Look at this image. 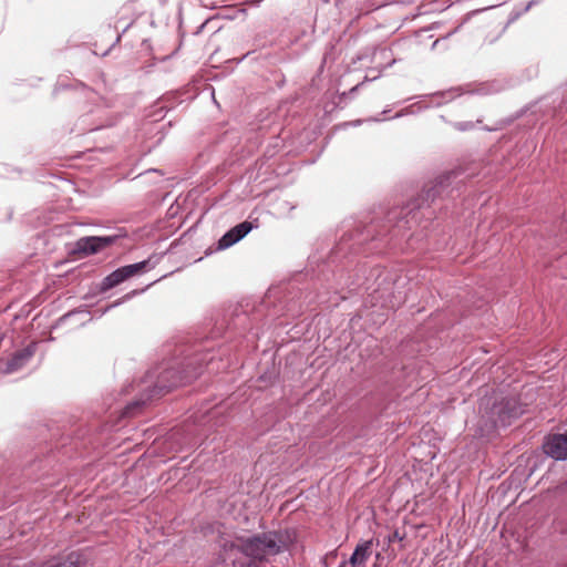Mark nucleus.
<instances>
[{"label":"nucleus","instance_id":"4","mask_svg":"<svg viewBox=\"0 0 567 567\" xmlns=\"http://www.w3.org/2000/svg\"><path fill=\"white\" fill-rule=\"evenodd\" d=\"M117 236H90L82 237L75 243L74 252L82 256H89L102 251L106 247L113 245Z\"/></svg>","mask_w":567,"mask_h":567},{"label":"nucleus","instance_id":"13","mask_svg":"<svg viewBox=\"0 0 567 567\" xmlns=\"http://www.w3.org/2000/svg\"><path fill=\"white\" fill-rule=\"evenodd\" d=\"M497 413L499 414V420L504 423L506 421V413L504 408H501Z\"/></svg>","mask_w":567,"mask_h":567},{"label":"nucleus","instance_id":"3","mask_svg":"<svg viewBox=\"0 0 567 567\" xmlns=\"http://www.w3.org/2000/svg\"><path fill=\"white\" fill-rule=\"evenodd\" d=\"M147 265H148V261L144 260L141 262L126 265L121 268H117L116 270L111 272L109 276H106L102 280L101 288H100L101 291H107V290L118 286L126 279L144 271Z\"/></svg>","mask_w":567,"mask_h":567},{"label":"nucleus","instance_id":"17","mask_svg":"<svg viewBox=\"0 0 567 567\" xmlns=\"http://www.w3.org/2000/svg\"><path fill=\"white\" fill-rule=\"evenodd\" d=\"M346 565V563H343L340 567H343Z\"/></svg>","mask_w":567,"mask_h":567},{"label":"nucleus","instance_id":"15","mask_svg":"<svg viewBox=\"0 0 567 567\" xmlns=\"http://www.w3.org/2000/svg\"><path fill=\"white\" fill-rule=\"evenodd\" d=\"M536 3L535 0H530L526 7L524 8V12H527L534 4Z\"/></svg>","mask_w":567,"mask_h":567},{"label":"nucleus","instance_id":"10","mask_svg":"<svg viewBox=\"0 0 567 567\" xmlns=\"http://www.w3.org/2000/svg\"><path fill=\"white\" fill-rule=\"evenodd\" d=\"M197 375H198V373H192L189 375L178 377L174 381H172V383L169 384V388L183 385V384L189 382L192 379L196 378Z\"/></svg>","mask_w":567,"mask_h":567},{"label":"nucleus","instance_id":"8","mask_svg":"<svg viewBox=\"0 0 567 567\" xmlns=\"http://www.w3.org/2000/svg\"><path fill=\"white\" fill-rule=\"evenodd\" d=\"M373 540H363L359 543L349 559L351 567H364L372 554Z\"/></svg>","mask_w":567,"mask_h":567},{"label":"nucleus","instance_id":"16","mask_svg":"<svg viewBox=\"0 0 567 567\" xmlns=\"http://www.w3.org/2000/svg\"><path fill=\"white\" fill-rule=\"evenodd\" d=\"M175 373H176V372H175L174 370H168V371H166V372L164 373L163 378H164V379H168V377H169V375H173V374L175 375Z\"/></svg>","mask_w":567,"mask_h":567},{"label":"nucleus","instance_id":"12","mask_svg":"<svg viewBox=\"0 0 567 567\" xmlns=\"http://www.w3.org/2000/svg\"><path fill=\"white\" fill-rule=\"evenodd\" d=\"M394 540H402V537L400 536L399 532L395 530L390 537H389V542H394Z\"/></svg>","mask_w":567,"mask_h":567},{"label":"nucleus","instance_id":"7","mask_svg":"<svg viewBox=\"0 0 567 567\" xmlns=\"http://www.w3.org/2000/svg\"><path fill=\"white\" fill-rule=\"evenodd\" d=\"M251 229L252 225L249 221H243L236 225L219 239L218 247L225 249L233 246L243 239Z\"/></svg>","mask_w":567,"mask_h":567},{"label":"nucleus","instance_id":"14","mask_svg":"<svg viewBox=\"0 0 567 567\" xmlns=\"http://www.w3.org/2000/svg\"><path fill=\"white\" fill-rule=\"evenodd\" d=\"M519 413L520 412L516 408L509 409L508 417L517 416Z\"/></svg>","mask_w":567,"mask_h":567},{"label":"nucleus","instance_id":"9","mask_svg":"<svg viewBox=\"0 0 567 567\" xmlns=\"http://www.w3.org/2000/svg\"><path fill=\"white\" fill-rule=\"evenodd\" d=\"M80 566V554L71 553L64 558L51 561L44 567H79Z\"/></svg>","mask_w":567,"mask_h":567},{"label":"nucleus","instance_id":"1","mask_svg":"<svg viewBox=\"0 0 567 567\" xmlns=\"http://www.w3.org/2000/svg\"><path fill=\"white\" fill-rule=\"evenodd\" d=\"M293 539L289 529L270 530L241 538L239 549L247 557L262 561L288 550Z\"/></svg>","mask_w":567,"mask_h":567},{"label":"nucleus","instance_id":"6","mask_svg":"<svg viewBox=\"0 0 567 567\" xmlns=\"http://www.w3.org/2000/svg\"><path fill=\"white\" fill-rule=\"evenodd\" d=\"M35 348H37L35 343H31V344L27 346L25 348L14 352L12 358L8 361V363L3 370V373L10 374V373L17 372L20 369H22L34 355Z\"/></svg>","mask_w":567,"mask_h":567},{"label":"nucleus","instance_id":"11","mask_svg":"<svg viewBox=\"0 0 567 567\" xmlns=\"http://www.w3.org/2000/svg\"><path fill=\"white\" fill-rule=\"evenodd\" d=\"M140 405H141V404H140V402H134V403H132V404H128V405L126 406V409H125L124 414H125V415H127V416L133 415V414H134L133 410H135V409L140 408Z\"/></svg>","mask_w":567,"mask_h":567},{"label":"nucleus","instance_id":"2","mask_svg":"<svg viewBox=\"0 0 567 567\" xmlns=\"http://www.w3.org/2000/svg\"><path fill=\"white\" fill-rule=\"evenodd\" d=\"M454 176V172H446L426 183L421 194L415 199L414 207L421 208L423 206H429L436 197L442 196L450 187L451 178Z\"/></svg>","mask_w":567,"mask_h":567},{"label":"nucleus","instance_id":"5","mask_svg":"<svg viewBox=\"0 0 567 567\" xmlns=\"http://www.w3.org/2000/svg\"><path fill=\"white\" fill-rule=\"evenodd\" d=\"M544 452L550 457L563 461L567 458V432L548 436L544 443Z\"/></svg>","mask_w":567,"mask_h":567}]
</instances>
